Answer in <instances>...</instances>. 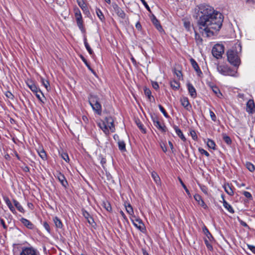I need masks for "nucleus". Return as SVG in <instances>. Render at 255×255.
Wrapping results in <instances>:
<instances>
[{"label": "nucleus", "instance_id": "obj_29", "mask_svg": "<svg viewBox=\"0 0 255 255\" xmlns=\"http://www.w3.org/2000/svg\"><path fill=\"white\" fill-rule=\"evenodd\" d=\"M195 39L197 44L200 45L202 44V38L201 37L200 35L195 30Z\"/></svg>", "mask_w": 255, "mask_h": 255}, {"label": "nucleus", "instance_id": "obj_54", "mask_svg": "<svg viewBox=\"0 0 255 255\" xmlns=\"http://www.w3.org/2000/svg\"><path fill=\"white\" fill-rule=\"evenodd\" d=\"M238 220L241 225H242L243 226H244L245 227L249 228V226L247 225V224L245 222H244L243 220H242L241 219H240L239 217H238Z\"/></svg>", "mask_w": 255, "mask_h": 255}, {"label": "nucleus", "instance_id": "obj_63", "mask_svg": "<svg viewBox=\"0 0 255 255\" xmlns=\"http://www.w3.org/2000/svg\"><path fill=\"white\" fill-rule=\"evenodd\" d=\"M82 120L85 123H87L88 122V119L86 116H82Z\"/></svg>", "mask_w": 255, "mask_h": 255}, {"label": "nucleus", "instance_id": "obj_35", "mask_svg": "<svg viewBox=\"0 0 255 255\" xmlns=\"http://www.w3.org/2000/svg\"><path fill=\"white\" fill-rule=\"evenodd\" d=\"M38 153L39 155L43 160H45L46 159V152L43 149H40L39 150H38Z\"/></svg>", "mask_w": 255, "mask_h": 255}, {"label": "nucleus", "instance_id": "obj_10", "mask_svg": "<svg viewBox=\"0 0 255 255\" xmlns=\"http://www.w3.org/2000/svg\"><path fill=\"white\" fill-rule=\"evenodd\" d=\"M79 12V14H77V12H75V17L77 21V23L78 25V26L80 28V29L81 31H83L84 30V27L83 24V20H82V15L81 14L80 11H78Z\"/></svg>", "mask_w": 255, "mask_h": 255}, {"label": "nucleus", "instance_id": "obj_19", "mask_svg": "<svg viewBox=\"0 0 255 255\" xmlns=\"http://www.w3.org/2000/svg\"><path fill=\"white\" fill-rule=\"evenodd\" d=\"M27 85L28 87L29 88V89L34 93H38V91H40V90H38L36 85L32 81H29V82H27Z\"/></svg>", "mask_w": 255, "mask_h": 255}, {"label": "nucleus", "instance_id": "obj_39", "mask_svg": "<svg viewBox=\"0 0 255 255\" xmlns=\"http://www.w3.org/2000/svg\"><path fill=\"white\" fill-rule=\"evenodd\" d=\"M136 125L141 130V131L143 133H145V129L143 128V126L142 123L138 120V121H136Z\"/></svg>", "mask_w": 255, "mask_h": 255}, {"label": "nucleus", "instance_id": "obj_55", "mask_svg": "<svg viewBox=\"0 0 255 255\" xmlns=\"http://www.w3.org/2000/svg\"><path fill=\"white\" fill-rule=\"evenodd\" d=\"M82 214L83 215V216L87 220L88 218H89V217H91L90 215L89 214V213L87 212L85 210H83V212H82Z\"/></svg>", "mask_w": 255, "mask_h": 255}, {"label": "nucleus", "instance_id": "obj_62", "mask_svg": "<svg viewBox=\"0 0 255 255\" xmlns=\"http://www.w3.org/2000/svg\"><path fill=\"white\" fill-rule=\"evenodd\" d=\"M175 73L178 78H180L182 76V73L180 71H176Z\"/></svg>", "mask_w": 255, "mask_h": 255}, {"label": "nucleus", "instance_id": "obj_16", "mask_svg": "<svg viewBox=\"0 0 255 255\" xmlns=\"http://www.w3.org/2000/svg\"><path fill=\"white\" fill-rule=\"evenodd\" d=\"M153 125L157 128L163 132L166 131V127L164 125H162L157 119L153 120Z\"/></svg>", "mask_w": 255, "mask_h": 255}, {"label": "nucleus", "instance_id": "obj_42", "mask_svg": "<svg viewBox=\"0 0 255 255\" xmlns=\"http://www.w3.org/2000/svg\"><path fill=\"white\" fill-rule=\"evenodd\" d=\"M204 233L206 235L207 238L208 239L209 241H211V239H213L212 235L206 228H205V229Z\"/></svg>", "mask_w": 255, "mask_h": 255}, {"label": "nucleus", "instance_id": "obj_14", "mask_svg": "<svg viewBox=\"0 0 255 255\" xmlns=\"http://www.w3.org/2000/svg\"><path fill=\"white\" fill-rule=\"evenodd\" d=\"M223 199V206L226 208L230 213H234V210L231 205H230L224 199V196L222 195L221 196Z\"/></svg>", "mask_w": 255, "mask_h": 255}, {"label": "nucleus", "instance_id": "obj_38", "mask_svg": "<svg viewBox=\"0 0 255 255\" xmlns=\"http://www.w3.org/2000/svg\"><path fill=\"white\" fill-rule=\"evenodd\" d=\"M223 138L224 141L228 144H230L232 143V140L230 137L227 135L226 134H223Z\"/></svg>", "mask_w": 255, "mask_h": 255}, {"label": "nucleus", "instance_id": "obj_21", "mask_svg": "<svg viewBox=\"0 0 255 255\" xmlns=\"http://www.w3.org/2000/svg\"><path fill=\"white\" fill-rule=\"evenodd\" d=\"M77 2L85 13L88 12V7L83 0H77Z\"/></svg>", "mask_w": 255, "mask_h": 255}, {"label": "nucleus", "instance_id": "obj_51", "mask_svg": "<svg viewBox=\"0 0 255 255\" xmlns=\"http://www.w3.org/2000/svg\"><path fill=\"white\" fill-rule=\"evenodd\" d=\"M82 60H83V61L84 62V63L86 64V65L87 66V67H88V68L93 73H94V71L91 68V67H90V65L89 64V63H88V62L87 61V60L84 58V57H82Z\"/></svg>", "mask_w": 255, "mask_h": 255}, {"label": "nucleus", "instance_id": "obj_25", "mask_svg": "<svg viewBox=\"0 0 255 255\" xmlns=\"http://www.w3.org/2000/svg\"><path fill=\"white\" fill-rule=\"evenodd\" d=\"M151 177L153 179L154 181L155 182V183L157 185H159L160 183V179L158 176V175L157 174L156 172L153 171L151 173Z\"/></svg>", "mask_w": 255, "mask_h": 255}, {"label": "nucleus", "instance_id": "obj_7", "mask_svg": "<svg viewBox=\"0 0 255 255\" xmlns=\"http://www.w3.org/2000/svg\"><path fill=\"white\" fill-rule=\"evenodd\" d=\"M190 61L192 67L194 68L195 71L196 72L197 75L198 76L201 77L202 76L203 73L201 71L197 63L193 58H191L190 59Z\"/></svg>", "mask_w": 255, "mask_h": 255}, {"label": "nucleus", "instance_id": "obj_5", "mask_svg": "<svg viewBox=\"0 0 255 255\" xmlns=\"http://www.w3.org/2000/svg\"><path fill=\"white\" fill-rule=\"evenodd\" d=\"M224 51V46L222 44H217L213 47L212 53L214 57H216L217 59H219L222 57Z\"/></svg>", "mask_w": 255, "mask_h": 255}, {"label": "nucleus", "instance_id": "obj_30", "mask_svg": "<svg viewBox=\"0 0 255 255\" xmlns=\"http://www.w3.org/2000/svg\"><path fill=\"white\" fill-rule=\"evenodd\" d=\"M224 189L225 192L229 195H233L234 194V192L231 187L229 185V184L225 185Z\"/></svg>", "mask_w": 255, "mask_h": 255}, {"label": "nucleus", "instance_id": "obj_37", "mask_svg": "<svg viewBox=\"0 0 255 255\" xmlns=\"http://www.w3.org/2000/svg\"><path fill=\"white\" fill-rule=\"evenodd\" d=\"M127 212L130 215H132L133 214V210L131 207V206L128 204V205L125 206Z\"/></svg>", "mask_w": 255, "mask_h": 255}, {"label": "nucleus", "instance_id": "obj_26", "mask_svg": "<svg viewBox=\"0 0 255 255\" xmlns=\"http://www.w3.org/2000/svg\"><path fill=\"white\" fill-rule=\"evenodd\" d=\"M13 202L15 207L17 208V209L21 213L24 212V210L22 207V206L20 204V203L15 200H13Z\"/></svg>", "mask_w": 255, "mask_h": 255}, {"label": "nucleus", "instance_id": "obj_47", "mask_svg": "<svg viewBox=\"0 0 255 255\" xmlns=\"http://www.w3.org/2000/svg\"><path fill=\"white\" fill-rule=\"evenodd\" d=\"M103 205L104 208L108 211H111L112 210V207L110 204L109 202H104Z\"/></svg>", "mask_w": 255, "mask_h": 255}, {"label": "nucleus", "instance_id": "obj_24", "mask_svg": "<svg viewBox=\"0 0 255 255\" xmlns=\"http://www.w3.org/2000/svg\"><path fill=\"white\" fill-rule=\"evenodd\" d=\"M174 128L176 131V134L180 137V138L183 140V141H185L186 140V138L184 136L182 132L181 131V130L177 127V126H175L174 127Z\"/></svg>", "mask_w": 255, "mask_h": 255}, {"label": "nucleus", "instance_id": "obj_17", "mask_svg": "<svg viewBox=\"0 0 255 255\" xmlns=\"http://www.w3.org/2000/svg\"><path fill=\"white\" fill-rule=\"evenodd\" d=\"M151 20L152 22V23L155 25L156 28L159 30L160 31L162 29V27L158 20V19L156 18V17L154 15H152L151 17Z\"/></svg>", "mask_w": 255, "mask_h": 255}, {"label": "nucleus", "instance_id": "obj_6", "mask_svg": "<svg viewBox=\"0 0 255 255\" xmlns=\"http://www.w3.org/2000/svg\"><path fill=\"white\" fill-rule=\"evenodd\" d=\"M218 71L225 76H235L236 72H233L230 68L224 65H218L217 67Z\"/></svg>", "mask_w": 255, "mask_h": 255}, {"label": "nucleus", "instance_id": "obj_23", "mask_svg": "<svg viewBox=\"0 0 255 255\" xmlns=\"http://www.w3.org/2000/svg\"><path fill=\"white\" fill-rule=\"evenodd\" d=\"M211 88L213 92L216 94V95L218 97L221 98L222 97V94L220 92V91L218 87H217L216 86L213 85L211 86Z\"/></svg>", "mask_w": 255, "mask_h": 255}, {"label": "nucleus", "instance_id": "obj_15", "mask_svg": "<svg viewBox=\"0 0 255 255\" xmlns=\"http://www.w3.org/2000/svg\"><path fill=\"white\" fill-rule=\"evenodd\" d=\"M180 102L182 106L184 107L186 110H189L190 108L191 107V105L189 104V101L187 98L183 97L181 98Z\"/></svg>", "mask_w": 255, "mask_h": 255}, {"label": "nucleus", "instance_id": "obj_44", "mask_svg": "<svg viewBox=\"0 0 255 255\" xmlns=\"http://www.w3.org/2000/svg\"><path fill=\"white\" fill-rule=\"evenodd\" d=\"M184 26L186 28L187 31H190L191 29V24L190 22L188 21H184Z\"/></svg>", "mask_w": 255, "mask_h": 255}, {"label": "nucleus", "instance_id": "obj_18", "mask_svg": "<svg viewBox=\"0 0 255 255\" xmlns=\"http://www.w3.org/2000/svg\"><path fill=\"white\" fill-rule=\"evenodd\" d=\"M20 221L21 223L27 228L32 229L34 228L33 224L27 219L22 218Z\"/></svg>", "mask_w": 255, "mask_h": 255}, {"label": "nucleus", "instance_id": "obj_46", "mask_svg": "<svg viewBox=\"0 0 255 255\" xmlns=\"http://www.w3.org/2000/svg\"><path fill=\"white\" fill-rule=\"evenodd\" d=\"M158 107L161 112L163 114L164 116L166 118H167L168 115L164 108L160 105L158 106Z\"/></svg>", "mask_w": 255, "mask_h": 255}, {"label": "nucleus", "instance_id": "obj_33", "mask_svg": "<svg viewBox=\"0 0 255 255\" xmlns=\"http://www.w3.org/2000/svg\"><path fill=\"white\" fill-rule=\"evenodd\" d=\"M118 146L120 150L121 151L126 150V144L123 140H119L118 141Z\"/></svg>", "mask_w": 255, "mask_h": 255}, {"label": "nucleus", "instance_id": "obj_57", "mask_svg": "<svg viewBox=\"0 0 255 255\" xmlns=\"http://www.w3.org/2000/svg\"><path fill=\"white\" fill-rule=\"evenodd\" d=\"M152 86L155 90H157L159 88L158 84L156 82H152Z\"/></svg>", "mask_w": 255, "mask_h": 255}, {"label": "nucleus", "instance_id": "obj_13", "mask_svg": "<svg viewBox=\"0 0 255 255\" xmlns=\"http://www.w3.org/2000/svg\"><path fill=\"white\" fill-rule=\"evenodd\" d=\"M255 109V104L254 101L252 100H250L247 103V108L246 111L247 112L249 113H252Z\"/></svg>", "mask_w": 255, "mask_h": 255}, {"label": "nucleus", "instance_id": "obj_60", "mask_svg": "<svg viewBox=\"0 0 255 255\" xmlns=\"http://www.w3.org/2000/svg\"><path fill=\"white\" fill-rule=\"evenodd\" d=\"M87 221L91 225H93V223H94V220L91 216L87 219Z\"/></svg>", "mask_w": 255, "mask_h": 255}, {"label": "nucleus", "instance_id": "obj_58", "mask_svg": "<svg viewBox=\"0 0 255 255\" xmlns=\"http://www.w3.org/2000/svg\"><path fill=\"white\" fill-rule=\"evenodd\" d=\"M144 6L145 7V8L147 9V10L150 11V8L148 4H147L146 2L144 0H140Z\"/></svg>", "mask_w": 255, "mask_h": 255}, {"label": "nucleus", "instance_id": "obj_34", "mask_svg": "<svg viewBox=\"0 0 255 255\" xmlns=\"http://www.w3.org/2000/svg\"><path fill=\"white\" fill-rule=\"evenodd\" d=\"M84 45L86 47V49L89 53L90 55H92L93 54V51L92 49L91 48L90 45H89L87 41L86 38L84 39Z\"/></svg>", "mask_w": 255, "mask_h": 255}, {"label": "nucleus", "instance_id": "obj_20", "mask_svg": "<svg viewBox=\"0 0 255 255\" xmlns=\"http://www.w3.org/2000/svg\"><path fill=\"white\" fill-rule=\"evenodd\" d=\"M4 200L7 205V206L8 207L9 210L11 211V212L13 214H16V212L15 210L14 207L12 206L10 200L8 198L5 197L4 198Z\"/></svg>", "mask_w": 255, "mask_h": 255}, {"label": "nucleus", "instance_id": "obj_64", "mask_svg": "<svg viewBox=\"0 0 255 255\" xmlns=\"http://www.w3.org/2000/svg\"><path fill=\"white\" fill-rule=\"evenodd\" d=\"M35 95L36 97L42 103H44V102L43 101V100L40 97V96L39 94H38V93H35Z\"/></svg>", "mask_w": 255, "mask_h": 255}, {"label": "nucleus", "instance_id": "obj_59", "mask_svg": "<svg viewBox=\"0 0 255 255\" xmlns=\"http://www.w3.org/2000/svg\"><path fill=\"white\" fill-rule=\"evenodd\" d=\"M0 224L2 226L3 228L4 229H7V226H6L3 219L0 218Z\"/></svg>", "mask_w": 255, "mask_h": 255}, {"label": "nucleus", "instance_id": "obj_45", "mask_svg": "<svg viewBox=\"0 0 255 255\" xmlns=\"http://www.w3.org/2000/svg\"><path fill=\"white\" fill-rule=\"evenodd\" d=\"M204 242L207 249L210 251H212L213 250V247L210 243L209 241H208L207 239H204Z\"/></svg>", "mask_w": 255, "mask_h": 255}, {"label": "nucleus", "instance_id": "obj_11", "mask_svg": "<svg viewBox=\"0 0 255 255\" xmlns=\"http://www.w3.org/2000/svg\"><path fill=\"white\" fill-rule=\"evenodd\" d=\"M194 199L198 202V204L202 206L204 209L207 208V206L203 200L201 196L199 194H195L194 196Z\"/></svg>", "mask_w": 255, "mask_h": 255}, {"label": "nucleus", "instance_id": "obj_4", "mask_svg": "<svg viewBox=\"0 0 255 255\" xmlns=\"http://www.w3.org/2000/svg\"><path fill=\"white\" fill-rule=\"evenodd\" d=\"M89 102L93 110L98 115L102 114V106L99 102L98 98L94 95H91L89 98Z\"/></svg>", "mask_w": 255, "mask_h": 255}, {"label": "nucleus", "instance_id": "obj_49", "mask_svg": "<svg viewBox=\"0 0 255 255\" xmlns=\"http://www.w3.org/2000/svg\"><path fill=\"white\" fill-rule=\"evenodd\" d=\"M209 114L212 120L214 122L216 121L217 118L214 113L212 111L210 110Z\"/></svg>", "mask_w": 255, "mask_h": 255}, {"label": "nucleus", "instance_id": "obj_22", "mask_svg": "<svg viewBox=\"0 0 255 255\" xmlns=\"http://www.w3.org/2000/svg\"><path fill=\"white\" fill-rule=\"evenodd\" d=\"M114 9L117 12L118 14L122 18H124L125 16V13L124 11L118 6L117 4H115L114 6Z\"/></svg>", "mask_w": 255, "mask_h": 255}, {"label": "nucleus", "instance_id": "obj_40", "mask_svg": "<svg viewBox=\"0 0 255 255\" xmlns=\"http://www.w3.org/2000/svg\"><path fill=\"white\" fill-rule=\"evenodd\" d=\"M179 181H180V182L182 186L183 187V188L185 190L186 193L190 197L191 196V194H190L189 190L187 188L186 185L184 184V183L183 182V181H182V180L181 179H179Z\"/></svg>", "mask_w": 255, "mask_h": 255}, {"label": "nucleus", "instance_id": "obj_2", "mask_svg": "<svg viewBox=\"0 0 255 255\" xmlns=\"http://www.w3.org/2000/svg\"><path fill=\"white\" fill-rule=\"evenodd\" d=\"M242 51L241 44L237 43L234 46L229 50L227 52L228 61L235 67H238L241 63L239 53Z\"/></svg>", "mask_w": 255, "mask_h": 255}, {"label": "nucleus", "instance_id": "obj_31", "mask_svg": "<svg viewBox=\"0 0 255 255\" xmlns=\"http://www.w3.org/2000/svg\"><path fill=\"white\" fill-rule=\"evenodd\" d=\"M96 12L99 18L103 21L105 19V17L102 11L100 9L97 8Z\"/></svg>", "mask_w": 255, "mask_h": 255}, {"label": "nucleus", "instance_id": "obj_53", "mask_svg": "<svg viewBox=\"0 0 255 255\" xmlns=\"http://www.w3.org/2000/svg\"><path fill=\"white\" fill-rule=\"evenodd\" d=\"M58 178L62 185L64 186V175L59 173V176H58Z\"/></svg>", "mask_w": 255, "mask_h": 255}, {"label": "nucleus", "instance_id": "obj_32", "mask_svg": "<svg viewBox=\"0 0 255 255\" xmlns=\"http://www.w3.org/2000/svg\"><path fill=\"white\" fill-rule=\"evenodd\" d=\"M207 146L209 148L213 149H215L216 144L213 140L208 139L207 142Z\"/></svg>", "mask_w": 255, "mask_h": 255}, {"label": "nucleus", "instance_id": "obj_1", "mask_svg": "<svg viewBox=\"0 0 255 255\" xmlns=\"http://www.w3.org/2000/svg\"><path fill=\"white\" fill-rule=\"evenodd\" d=\"M197 25L200 34L204 37L214 35L219 31L223 21V15L208 5H200L196 13Z\"/></svg>", "mask_w": 255, "mask_h": 255}, {"label": "nucleus", "instance_id": "obj_61", "mask_svg": "<svg viewBox=\"0 0 255 255\" xmlns=\"http://www.w3.org/2000/svg\"><path fill=\"white\" fill-rule=\"evenodd\" d=\"M5 96L8 98H10V99H12L13 97V95L9 92H7L6 94H5Z\"/></svg>", "mask_w": 255, "mask_h": 255}, {"label": "nucleus", "instance_id": "obj_48", "mask_svg": "<svg viewBox=\"0 0 255 255\" xmlns=\"http://www.w3.org/2000/svg\"><path fill=\"white\" fill-rule=\"evenodd\" d=\"M243 194L247 198L249 199H253V197H252V194L249 192H248V191H243Z\"/></svg>", "mask_w": 255, "mask_h": 255}, {"label": "nucleus", "instance_id": "obj_8", "mask_svg": "<svg viewBox=\"0 0 255 255\" xmlns=\"http://www.w3.org/2000/svg\"><path fill=\"white\" fill-rule=\"evenodd\" d=\"M132 223H133V225L137 228L138 230H139L140 231L143 232V231L144 230V225L142 222V221L140 219H131Z\"/></svg>", "mask_w": 255, "mask_h": 255}, {"label": "nucleus", "instance_id": "obj_52", "mask_svg": "<svg viewBox=\"0 0 255 255\" xmlns=\"http://www.w3.org/2000/svg\"><path fill=\"white\" fill-rule=\"evenodd\" d=\"M199 151L201 154L205 155L207 157L209 156V153L203 148H199Z\"/></svg>", "mask_w": 255, "mask_h": 255}, {"label": "nucleus", "instance_id": "obj_27", "mask_svg": "<svg viewBox=\"0 0 255 255\" xmlns=\"http://www.w3.org/2000/svg\"><path fill=\"white\" fill-rule=\"evenodd\" d=\"M54 223L57 228L62 229L63 224L61 222L57 217H55L53 219Z\"/></svg>", "mask_w": 255, "mask_h": 255}, {"label": "nucleus", "instance_id": "obj_12", "mask_svg": "<svg viewBox=\"0 0 255 255\" xmlns=\"http://www.w3.org/2000/svg\"><path fill=\"white\" fill-rule=\"evenodd\" d=\"M188 92L191 97L195 98L197 96L196 91L194 86L191 83L187 84Z\"/></svg>", "mask_w": 255, "mask_h": 255}, {"label": "nucleus", "instance_id": "obj_41", "mask_svg": "<svg viewBox=\"0 0 255 255\" xmlns=\"http://www.w3.org/2000/svg\"><path fill=\"white\" fill-rule=\"evenodd\" d=\"M246 166L247 168L251 172L254 171L255 169V166L250 162L247 163Z\"/></svg>", "mask_w": 255, "mask_h": 255}, {"label": "nucleus", "instance_id": "obj_28", "mask_svg": "<svg viewBox=\"0 0 255 255\" xmlns=\"http://www.w3.org/2000/svg\"><path fill=\"white\" fill-rule=\"evenodd\" d=\"M170 86L173 89L176 90L180 87V84L175 80H172L170 82Z\"/></svg>", "mask_w": 255, "mask_h": 255}, {"label": "nucleus", "instance_id": "obj_43", "mask_svg": "<svg viewBox=\"0 0 255 255\" xmlns=\"http://www.w3.org/2000/svg\"><path fill=\"white\" fill-rule=\"evenodd\" d=\"M41 81L43 85L44 86V87L46 89L47 91L49 90V82L47 80H45L43 79H41Z\"/></svg>", "mask_w": 255, "mask_h": 255}, {"label": "nucleus", "instance_id": "obj_36", "mask_svg": "<svg viewBox=\"0 0 255 255\" xmlns=\"http://www.w3.org/2000/svg\"><path fill=\"white\" fill-rule=\"evenodd\" d=\"M144 92L145 95L148 97V98L149 100H151V98H153V97L151 96V92L148 88H147L146 87L144 88Z\"/></svg>", "mask_w": 255, "mask_h": 255}, {"label": "nucleus", "instance_id": "obj_50", "mask_svg": "<svg viewBox=\"0 0 255 255\" xmlns=\"http://www.w3.org/2000/svg\"><path fill=\"white\" fill-rule=\"evenodd\" d=\"M43 227L49 233H50V227L47 222H44L43 223Z\"/></svg>", "mask_w": 255, "mask_h": 255}, {"label": "nucleus", "instance_id": "obj_9", "mask_svg": "<svg viewBox=\"0 0 255 255\" xmlns=\"http://www.w3.org/2000/svg\"><path fill=\"white\" fill-rule=\"evenodd\" d=\"M20 255H37V253L32 248H25L22 249Z\"/></svg>", "mask_w": 255, "mask_h": 255}, {"label": "nucleus", "instance_id": "obj_3", "mask_svg": "<svg viewBox=\"0 0 255 255\" xmlns=\"http://www.w3.org/2000/svg\"><path fill=\"white\" fill-rule=\"evenodd\" d=\"M98 126L106 134L109 133V130L112 132L115 130L114 120L111 117H106L104 121L98 123Z\"/></svg>", "mask_w": 255, "mask_h": 255}, {"label": "nucleus", "instance_id": "obj_56", "mask_svg": "<svg viewBox=\"0 0 255 255\" xmlns=\"http://www.w3.org/2000/svg\"><path fill=\"white\" fill-rule=\"evenodd\" d=\"M248 249H249L254 254H255V246L250 245H247Z\"/></svg>", "mask_w": 255, "mask_h": 255}]
</instances>
